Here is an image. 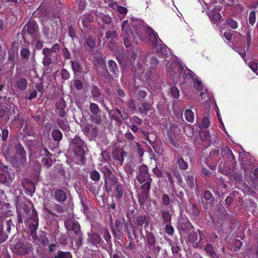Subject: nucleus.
I'll use <instances>...</instances> for the list:
<instances>
[{"label":"nucleus","mask_w":258,"mask_h":258,"mask_svg":"<svg viewBox=\"0 0 258 258\" xmlns=\"http://www.w3.org/2000/svg\"><path fill=\"white\" fill-rule=\"evenodd\" d=\"M66 228L69 230H72L75 235H78L81 232V227L77 222L69 221L65 223Z\"/></svg>","instance_id":"6ab92c4d"},{"label":"nucleus","mask_w":258,"mask_h":258,"mask_svg":"<svg viewBox=\"0 0 258 258\" xmlns=\"http://www.w3.org/2000/svg\"><path fill=\"white\" fill-rule=\"evenodd\" d=\"M124 222V231L127 234V238L129 240H135L137 238V234L135 232V228L131 223L130 219L128 222H125V219L123 218Z\"/></svg>","instance_id":"f8f14e48"},{"label":"nucleus","mask_w":258,"mask_h":258,"mask_svg":"<svg viewBox=\"0 0 258 258\" xmlns=\"http://www.w3.org/2000/svg\"><path fill=\"white\" fill-rule=\"evenodd\" d=\"M164 226V230L165 233H167L168 235L172 236L174 232V229L171 223H165Z\"/></svg>","instance_id":"c9c22d12"},{"label":"nucleus","mask_w":258,"mask_h":258,"mask_svg":"<svg viewBox=\"0 0 258 258\" xmlns=\"http://www.w3.org/2000/svg\"><path fill=\"white\" fill-rule=\"evenodd\" d=\"M140 33L143 31L147 34L149 35L150 41L154 45L157 44L158 36V34L151 28L146 29L145 28H141L140 29Z\"/></svg>","instance_id":"dca6fc26"},{"label":"nucleus","mask_w":258,"mask_h":258,"mask_svg":"<svg viewBox=\"0 0 258 258\" xmlns=\"http://www.w3.org/2000/svg\"><path fill=\"white\" fill-rule=\"evenodd\" d=\"M210 18L215 22H217L221 19L222 16L220 13L211 12L209 13Z\"/></svg>","instance_id":"de8ad7c7"},{"label":"nucleus","mask_w":258,"mask_h":258,"mask_svg":"<svg viewBox=\"0 0 258 258\" xmlns=\"http://www.w3.org/2000/svg\"><path fill=\"white\" fill-rule=\"evenodd\" d=\"M204 250L206 252L207 255L211 258H219L211 243H207L206 244L204 247Z\"/></svg>","instance_id":"412c9836"},{"label":"nucleus","mask_w":258,"mask_h":258,"mask_svg":"<svg viewBox=\"0 0 258 258\" xmlns=\"http://www.w3.org/2000/svg\"><path fill=\"white\" fill-rule=\"evenodd\" d=\"M221 155L222 158L227 159L232 164L236 163L235 157L234 156L231 149L227 146H224L221 147Z\"/></svg>","instance_id":"9d476101"},{"label":"nucleus","mask_w":258,"mask_h":258,"mask_svg":"<svg viewBox=\"0 0 258 258\" xmlns=\"http://www.w3.org/2000/svg\"><path fill=\"white\" fill-rule=\"evenodd\" d=\"M124 104L126 105L128 109L131 111L132 113L134 112L135 111L137 110V107H136L135 105V101L132 99H130L126 102L122 103V105L123 106Z\"/></svg>","instance_id":"2f4dec72"},{"label":"nucleus","mask_w":258,"mask_h":258,"mask_svg":"<svg viewBox=\"0 0 258 258\" xmlns=\"http://www.w3.org/2000/svg\"><path fill=\"white\" fill-rule=\"evenodd\" d=\"M176 164L181 170L185 171L188 168L187 162L181 157H177L176 158Z\"/></svg>","instance_id":"4be33fe9"},{"label":"nucleus","mask_w":258,"mask_h":258,"mask_svg":"<svg viewBox=\"0 0 258 258\" xmlns=\"http://www.w3.org/2000/svg\"><path fill=\"white\" fill-rule=\"evenodd\" d=\"M182 78L184 81H198L197 76L192 72L188 70L184 72Z\"/></svg>","instance_id":"5701e85b"},{"label":"nucleus","mask_w":258,"mask_h":258,"mask_svg":"<svg viewBox=\"0 0 258 258\" xmlns=\"http://www.w3.org/2000/svg\"><path fill=\"white\" fill-rule=\"evenodd\" d=\"M136 180L142 184L139 202L141 205H143L145 201L149 198L150 186L153 181L147 165L143 164L140 166L139 171L136 175Z\"/></svg>","instance_id":"f257e3e1"},{"label":"nucleus","mask_w":258,"mask_h":258,"mask_svg":"<svg viewBox=\"0 0 258 258\" xmlns=\"http://www.w3.org/2000/svg\"><path fill=\"white\" fill-rule=\"evenodd\" d=\"M151 107V104L149 103H142L141 106L138 108V110L139 112L141 114L145 113L147 114V112H148Z\"/></svg>","instance_id":"72a5a7b5"},{"label":"nucleus","mask_w":258,"mask_h":258,"mask_svg":"<svg viewBox=\"0 0 258 258\" xmlns=\"http://www.w3.org/2000/svg\"><path fill=\"white\" fill-rule=\"evenodd\" d=\"M89 175L91 179L94 182H98L100 179V174L96 170H93L89 172Z\"/></svg>","instance_id":"473e14b6"},{"label":"nucleus","mask_w":258,"mask_h":258,"mask_svg":"<svg viewBox=\"0 0 258 258\" xmlns=\"http://www.w3.org/2000/svg\"><path fill=\"white\" fill-rule=\"evenodd\" d=\"M40 154L43 157L42 162L43 164L46 168H50L52 164V154L46 148H43L40 150Z\"/></svg>","instance_id":"9b49d317"},{"label":"nucleus","mask_w":258,"mask_h":258,"mask_svg":"<svg viewBox=\"0 0 258 258\" xmlns=\"http://www.w3.org/2000/svg\"><path fill=\"white\" fill-rule=\"evenodd\" d=\"M54 198L56 201L62 204L67 200V195L64 191L62 189H57L54 191Z\"/></svg>","instance_id":"aec40b11"},{"label":"nucleus","mask_w":258,"mask_h":258,"mask_svg":"<svg viewBox=\"0 0 258 258\" xmlns=\"http://www.w3.org/2000/svg\"><path fill=\"white\" fill-rule=\"evenodd\" d=\"M21 56L24 58H28L30 55V51L27 48H23L20 51Z\"/></svg>","instance_id":"bf43d9fd"},{"label":"nucleus","mask_w":258,"mask_h":258,"mask_svg":"<svg viewBox=\"0 0 258 258\" xmlns=\"http://www.w3.org/2000/svg\"><path fill=\"white\" fill-rule=\"evenodd\" d=\"M86 45L90 48H94L95 45V41L92 37H89L86 40Z\"/></svg>","instance_id":"5fc2aeb1"},{"label":"nucleus","mask_w":258,"mask_h":258,"mask_svg":"<svg viewBox=\"0 0 258 258\" xmlns=\"http://www.w3.org/2000/svg\"><path fill=\"white\" fill-rule=\"evenodd\" d=\"M121 28L123 34V42L126 47H129L134 45V43L137 44L140 40H143L145 38L142 33H140V29L136 31L135 35L130 31L128 21H124L121 24Z\"/></svg>","instance_id":"f03ea898"},{"label":"nucleus","mask_w":258,"mask_h":258,"mask_svg":"<svg viewBox=\"0 0 258 258\" xmlns=\"http://www.w3.org/2000/svg\"><path fill=\"white\" fill-rule=\"evenodd\" d=\"M149 223V217L146 214L142 213L139 215L135 218V224L138 228L143 229V225L145 224V228L148 226Z\"/></svg>","instance_id":"ddd939ff"},{"label":"nucleus","mask_w":258,"mask_h":258,"mask_svg":"<svg viewBox=\"0 0 258 258\" xmlns=\"http://www.w3.org/2000/svg\"><path fill=\"white\" fill-rule=\"evenodd\" d=\"M238 224V223H237V221L235 220L232 219L230 221V224L229 226V229L228 231H229V232H231L235 228L236 225H237Z\"/></svg>","instance_id":"774afa93"},{"label":"nucleus","mask_w":258,"mask_h":258,"mask_svg":"<svg viewBox=\"0 0 258 258\" xmlns=\"http://www.w3.org/2000/svg\"><path fill=\"white\" fill-rule=\"evenodd\" d=\"M91 120L97 124H100L102 121L101 116L97 114L91 116Z\"/></svg>","instance_id":"69168bd1"},{"label":"nucleus","mask_w":258,"mask_h":258,"mask_svg":"<svg viewBox=\"0 0 258 258\" xmlns=\"http://www.w3.org/2000/svg\"><path fill=\"white\" fill-rule=\"evenodd\" d=\"M54 210L58 213V214H62L64 213V208L59 204H55L53 206Z\"/></svg>","instance_id":"e2e57ef3"},{"label":"nucleus","mask_w":258,"mask_h":258,"mask_svg":"<svg viewBox=\"0 0 258 258\" xmlns=\"http://www.w3.org/2000/svg\"><path fill=\"white\" fill-rule=\"evenodd\" d=\"M90 109L94 115H97L100 111L99 106L95 103H90Z\"/></svg>","instance_id":"79ce46f5"},{"label":"nucleus","mask_w":258,"mask_h":258,"mask_svg":"<svg viewBox=\"0 0 258 258\" xmlns=\"http://www.w3.org/2000/svg\"><path fill=\"white\" fill-rule=\"evenodd\" d=\"M123 185H122L120 183H118L116 185V187L114 189V198L117 200H119L122 198V194L123 192Z\"/></svg>","instance_id":"b1692460"},{"label":"nucleus","mask_w":258,"mask_h":258,"mask_svg":"<svg viewBox=\"0 0 258 258\" xmlns=\"http://www.w3.org/2000/svg\"><path fill=\"white\" fill-rule=\"evenodd\" d=\"M210 120L208 117H204L202 121V124L200 125V129H206L208 128L210 125Z\"/></svg>","instance_id":"a19ab883"},{"label":"nucleus","mask_w":258,"mask_h":258,"mask_svg":"<svg viewBox=\"0 0 258 258\" xmlns=\"http://www.w3.org/2000/svg\"><path fill=\"white\" fill-rule=\"evenodd\" d=\"M161 200L163 205L165 206H169L171 202L170 198L167 194L163 195Z\"/></svg>","instance_id":"8fccbe9b"},{"label":"nucleus","mask_w":258,"mask_h":258,"mask_svg":"<svg viewBox=\"0 0 258 258\" xmlns=\"http://www.w3.org/2000/svg\"><path fill=\"white\" fill-rule=\"evenodd\" d=\"M16 154L20 157V162L25 163L27 161L26 152L22 144L18 143L15 145Z\"/></svg>","instance_id":"2eb2a0df"},{"label":"nucleus","mask_w":258,"mask_h":258,"mask_svg":"<svg viewBox=\"0 0 258 258\" xmlns=\"http://www.w3.org/2000/svg\"><path fill=\"white\" fill-rule=\"evenodd\" d=\"M146 241L149 249H152L153 252L158 254L161 250V247L156 245L157 240L155 234L153 231H149L147 230L145 231Z\"/></svg>","instance_id":"423d86ee"},{"label":"nucleus","mask_w":258,"mask_h":258,"mask_svg":"<svg viewBox=\"0 0 258 258\" xmlns=\"http://www.w3.org/2000/svg\"><path fill=\"white\" fill-rule=\"evenodd\" d=\"M108 67L110 71L115 76H117L119 73V70L116 63L112 60H109L108 61Z\"/></svg>","instance_id":"a878e982"},{"label":"nucleus","mask_w":258,"mask_h":258,"mask_svg":"<svg viewBox=\"0 0 258 258\" xmlns=\"http://www.w3.org/2000/svg\"><path fill=\"white\" fill-rule=\"evenodd\" d=\"M187 211L192 218H196L200 216V210L194 203H190L187 208Z\"/></svg>","instance_id":"a211bd4d"},{"label":"nucleus","mask_w":258,"mask_h":258,"mask_svg":"<svg viewBox=\"0 0 258 258\" xmlns=\"http://www.w3.org/2000/svg\"><path fill=\"white\" fill-rule=\"evenodd\" d=\"M117 33L116 31H107L106 33V37L107 38H115L117 37Z\"/></svg>","instance_id":"052dcab7"},{"label":"nucleus","mask_w":258,"mask_h":258,"mask_svg":"<svg viewBox=\"0 0 258 258\" xmlns=\"http://www.w3.org/2000/svg\"><path fill=\"white\" fill-rule=\"evenodd\" d=\"M125 138L128 141V142L130 144H134V140L135 139V137L131 133L130 131L127 130L125 134H124Z\"/></svg>","instance_id":"c03bdc74"},{"label":"nucleus","mask_w":258,"mask_h":258,"mask_svg":"<svg viewBox=\"0 0 258 258\" xmlns=\"http://www.w3.org/2000/svg\"><path fill=\"white\" fill-rule=\"evenodd\" d=\"M170 93L175 98H177L179 96V91L177 87H172L170 88Z\"/></svg>","instance_id":"13d9d810"},{"label":"nucleus","mask_w":258,"mask_h":258,"mask_svg":"<svg viewBox=\"0 0 258 258\" xmlns=\"http://www.w3.org/2000/svg\"><path fill=\"white\" fill-rule=\"evenodd\" d=\"M31 245L30 243H17L13 245V251L19 255L23 256L30 253Z\"/></svg>","instance_id":"6e6552de"},{"label":"nucleus","mask_w":258,"mask_h":258,"mask_svg":"<svg viewBox=\"0 0 258 258\" xmlns=\"http://www.w3.org/2000/svg\"><path fill=\"white\" fill-rule=\"evenodd\" d=\"M52 63L51 58L44 55L43 58V64L44 66H49Z\"/></svg>","instance_id":"338daca9"},{"label":"nucleus","mask_w":258,"mask_h":258,"mask_svg":"<svg viewBox=\"0 0 258 258\" xmlns=\"http://www.w3.org/2000/svg\"><path fill=\"white\" fill-rule=\"evenodd\" d=\"M116 92L119 100L120 101L121 103H124V101H122V98L125 96L124 91L122 89H117Z\"/></svg>","instance_id":"3c124183"},{"label":"nucleus","mask_w":258,"mask_h":258,"mask_svg":"<svg viewBox=\"0 0 258 258\" xmlns=\"http://www.w3.org/2000/svg\"><path fill=\"white\" fill-rule=\"evenodd\" d=\"M101 234L105 241L109 243L111 242V235L110 234L109 231L107 229H102Z\"/></svg>","instance_id":"ea45409f"},{"label":"nucleus","mask_w":258,"mask_h":258,"mask_svg":"<svg viewBox=\"0 0 258 258\" xmlns=\"http://www.w3.org/2000/svg\"><path fill=\"white\" fill-rule=\"evenodd\" d=\"M91 94L94 97H98L100 95L98 88L96 86L93 87L91 89Z\"/></svg>","instance_id":"0e129e2a"},{"label":"nucleus","mask_w":258,"mask_h":258,"mask_svg":"<svg viewBox=\"0 0 258 258\" xmlns=\"http://www.w3.org/2000/svg\"><path fill=\"white\" fill-rule=\"evenodd\" d=\"M51 137L53 141L59 142L62 139V134L60 131L56 128L51 132Z\"/></svg>","instance_id":"cd10ccee"},{"label":"nucleus","mask_w":258,"mask_h":258,"mask_svg":"<svg viewBox=\"0 0 258 258\" xmlns=\"http://www.w3.org/2000/svg\"><path fill=\"white\" fill-rule=\"evenodd\" d=\"M9 131L7 127H5L2 130V140L6 142L8 140Z\"/></svg>","instance_id":"09e8293b"},{"label":"nucleus","mask_w":258,"mask_h":258,"mask_svg":"<svg viewBox=\"0 0 258 258\" xmlns=\"http://www.w3.org/2000/svg\"><path fill=\"white\" fill-rule=\"evenodd\" d=\"M27 224L30 233L33 239L36 237L37 229L39 226V218L37 211L32 206V214L31 216L27 219Z\"/></svg>","instance_id":"39448f33"},{"label":"nucleus","mask_w":258,"mask_h":258,"mask_svg":"<svg viewBox=\"0 0 258 258\" xmlns=\"http://www.w3.org/2000/svg\"><path fill=\"white\" fill-rule=\"evenodd\" d=\"M52 258H72V254L70 251L58 250L56 254Z\"/></svg>","instance_id":"c756f323"},{"label":"nucleus","mask_w":258,"mask_h":258,"mask_svg":"<svg viewBox=\"0 0 258 258\" xmlns=\"http://www.w3.org/2000/svg\"><path fill=\"white\" fill-rule=\"evenodd\" d=\"M226 23L232 29H235L238 27L237 22L232 19H227Z\"/></svg>","instance_id":"603ef678"},{"label":"nucleus","mask_w":258,"mask_h":258,"mask_svg":"<svg viewBox=\"0 0 258 258\" xmlns=\"http://www.w3.org/2000/svg\"><path fill=\"white\" fill-rule=\"evenodd\" d=\"M204 199L206 201H209V204L211 206L213 204L214 201V197H213L212 191L209 189H206L204 191L203 194Z\"/></svg>","instance_id":"c85d7f7f"},{"label":"nucleus","mask_w":258,"mask_h":258,"mask_svg":"<svg viewBox=\"0 0 258 258\" xmlns=\"http://www.w3.org/2000/svg\"><path fill=\"white\" fill-rule=\"evenodd\" d=\"M198 232L199 234L200 238L198 236V233L196 232H190L187 237L188 242L192 244V246L195 248H201L202 247L201 241L203 239V232L200 229H198Z\"/></svg>","instance_id":"0eeeda50"},{"label":"nucleus","mask_w":258,"mask_h":258,"mask_svg":"<svg viewBox=\"0 0 258 258\" xmlns=\"http://www.w3.org/2000/svg\"><path fill=\"white\" fill-rule=\"evenodd\" d=\"M123 218H124L123 217L122 220L118 218L115 219L114 220V227L113 226L111 227L112 233L114 237L118 240H119L123 234L122 232V229L124 227Z\"/></svg>","instance_id":"1a4fd4ad"},{"label":"nucleus","mask_w":258,"mask_h":258,"mask_svg":"<svg viewBox=\"0 0 258 258\" xmlns=\"http://www.w3.org/2000/svg\"><path fill=\"white\" fill-rule=\"evenodd\" d=\"M184 115L186 120L189 122H193L194 120V114L192 111L188 109H186L184 112Z\"/></svg>","instance_id":"e433bc0d"},{"label":"nucleus","mask_w":258,"mask_h":258,"mask_svg":"<svg viewBox=\"0 0 258 258\" xmlns=\"http://www.w3.org/2000/svg\"><path fill=\"white\" fill-rule=\"evenodd\" d=\"M160 216L163 225L165 223H171L172 221V213L169 210L161 209L160 211Z\"/></svg>","instance_id":"f3484780"},{"label":"nucleus","mask_w":258,"mask_h":258,"mask_svg":"<svg viewBox=\"0 0 258 258\" xmlns=\"http://www.w3.org/2000/svg\"><path fill=\"white\" fill-rule=\"evenodd\" d=\"M134 144L136 145V146H137L138 155L140 157L142 158L143 156L144 153V149L142 148L141 144L138 142H134Z\"/></svg>","instance_id":"4d7b16f0"},{"label":"nucleus","mask_w":258,"mask_h":258,"mask_svg":"<svg viewBox=\"0 0 258 258\" xmlns=\"http://www.w3.org/2000/svg\"><path fill=\"white\" fill-rule=\"evenodd\" d=\"M248 65L253 72L256 74H257L258 67L257 62L255 60H251L248 63Z\"/></svg>","instance_id":"49530a36"},{"label":"nucleus","mask_w":258,"mask_h":258,"mask_svg":"<svg viewBox=\"0 0 258 258\" xmlns=\"http://www.w3.org/2000/svg\"><path fill=\"white\" fill-rule=\"evenodd\" d=\"M248 20L249 23L253 25L255 22V13L254 11H251L249 15Z\"/></svg>","instance_id":"680f3d73"},{"label":"nucleus","mask_w":258,"mask_h":258,"mask_svg":"<svg viewBox=\"0 0 258 258\" xmlns=\"http://www.w3.org/2000/svg\"><path fill=\"white\" fill-rule=\"evenodd\" d=\"M132 124L137 125H141L143 123V120L138 116H133L131 118Z\"/></svg>","instance_id":"37998d69"},{"label":"nucleus","mask_w":258,"mask_h":258,"mask_svg":"<svg viewBox=\"0 0 258 258\" xmlns=\"http://www.w3.org/2000/svg\"><path fill=\"white\" fill-rule=\"evenodd\" d=\"M100 171L103 174L105 189L107 193H110L112 191V187L119 183L118 178L115 176L108 167H102L100 169Z\"/></svg>","instance_id":"20e7f679"},{"label":"nucleus","mask_w":258,"mask_h":258,"mask_svg":"<svg viewBox=\"0 0 258 258\" xmlns=\"http://www.w3.org/2000/svg\"><path fill=\"white\" fill-rule=\"evenodd\" d=\"M147 96V93L144 90H139L137 92V94H136V97H137V99L138 100H142Z\"/></svg>","instance_id":"864d4df0"},{"label":"nucleus","mask_w":258,"mask_h":258,"mask_svg":"<svg viewBox=\"0 0 258 258\" xmlns=\"http://www.w3.org/2000/svg\"><path fill=\"white\" fill-rule=\"evenodd\" d=\"M190 222L187 218H185L183 219L182 222H180L179 224H178V228L181 229L185 230L188 229L190 226Z\"/></svg>","instance_id":"58836bf2"},{"label":"nucleus","mask_w":258,"mask_h":258,"mask_svg":"<svg viewBox=\"0 0 258 258\" xmlns=\"http://www.w3.org/2000/svg\"><path fill=\"white\" fill-rule=\"evenodd\" d=\"M85 143L80 138L75 137L70 142V147L76 157L80 159L82 165H85L86 158L84 149Z\"/></svg>","instance_id":"7ed1b4c3"},{"label":"nucleus","mask_w":258,"mask_h":258,"mask_svg":"<svg viewBox=\"0 0 258 258\" xmlns=\"http://www.w3.org/2000/svg\"><path fill=\"white\" fill-rule=\"evenodd\" d=\"M88 237L87 239V243H90L96 246L101 245L103 243V240L97 232H88Z\"/></svg>","instance_id":"4468645a"},{"label":"nucleus","mask_w":258,"mask_h":258,"mask_svg":"<svg viewBox=\"0 0 258 258\" xmlns=\"http://www.w3.org/2000/svg\"><path fill=\"white\" fill-rule=\"evenodd\" d=\"M112 111L114 114L119 115L120 117L123 120L127 119L128 117L127 113L124 111H121L120 109L116 108L113 109Z\"/></svg>","instance_id":"f704fd0d"},{"label":"nucleus","mask_w":258,"mask_h":258,"mask_svg":"<svg viewBox=\"0 0 258 258\" xmlns=\"http://www.w3.org/2000/svg\"><path fill=\"white\" fill-rule=\"evenodd\" d=\"M57 123L62 131H68L70 128V125L67 120L59 119L57 120Z\"/></svg>","instance_id":"7c9ffc66"},{"label":"nucleus","mask_w":258,"mask_h":258,"mask_svg":"<svg viewBox=\"0 0 258 258\" xmlns=\"http://www.w3.org/2000/svg\"><path fill=\"white\" fill-rule=\"evenodd\" d=\"M187 186L190 189H193L196 186V178L193 174L187 175L185 178Z\"/></svg>","instance_id":"393cba45"},{"label":"nucleus","mask_w":258,"mask_h":258,"mask_svg":"<svg viewBox=\"0 0 258 258\" xmlns=\"http://www.w3.org/2000/svg\"><path fill=\"white\" fill-rule=\"evenodd\" d=\"M27 27V31L30 34H34L37 28L36 23L32 21L29 22L28 23Z\"/></svg>","instance_id":"4c0bfd02"},{"label":"nucleus","mask_w":258,"mask_h":258,"mask_svg":"<svg viewBox=\"0 0 258 258\" xmlns=\"http://www.w3.org/2000/svg\"><path fill=\"white\" fill-rule=\"evenodd\" d=\"M8 238V234L4 232L3 227H0V243L7 241Z\"/></svg>","instance_id":"a18cd8bd"},{"label":"nucleus","mask_w":258,"mask_h":258,"mask_svg":"<svg viewBox=\"0 0 258 258\" xmlns=\"http://www.w3.org/2000/svg\"><path fill=\"white\" fill-rule=\"evenodd\" d=\"M72 67L74 71L79 72L81 70V66L79 63L76 61H71Z\"/></svg>","instance_id":"6e6d98bb"},{"label":"nucleus","mask_w":258,"mask_h":258,"mask_svg":"<svg viewBox=\"0 0 258 258\" xmlns=\"http://www.w3.org/2000/svg\"><path fill=\"white\" fill-rule=\"evenodd\" d=\"M194 87L196 88L198 92H200V96H202L207 92L206 88L203 85L202 82H194Z\"/></svg>","instance_id":"bb28decb"}]
</instances>
